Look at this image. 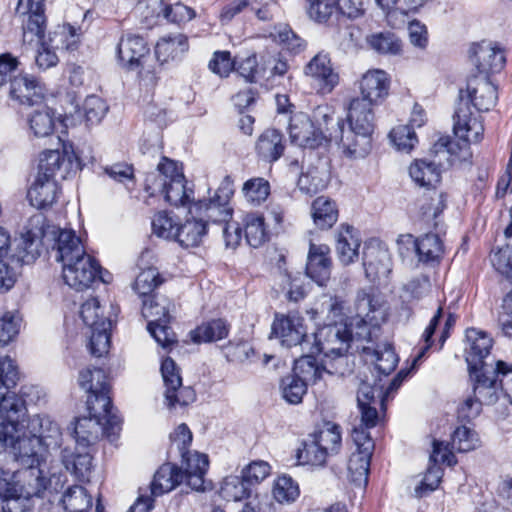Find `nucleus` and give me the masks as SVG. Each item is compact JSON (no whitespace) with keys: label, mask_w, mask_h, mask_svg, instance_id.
<instances>
[{"label":"nucleus","mask_w":512,"mask_h":512,"mask_svg":"<svg viewBox=\"0 0 512 512\" xmlns=\"http://www.w3.org/2000/svg\"><path fill=\"white\" fill-rule=\"evenodd\" d=\"M78 381L81 388L89 393V416L80 417L75 422L73 434L76 444L87 449L97 442L100 435L114 441L121 430V419L114 411L105 371L101 368H87L80 371Z\"/></svg>","instance_id":"obj_1"},{"label":"nucleus","mask_w":512,"mask_h":512,"mask_svg":"<svg viewBox=\"0 0 512 512\" xmlns=\"http://www.w3.org/2000/svg\"><path fill=\"white\" fill-rule=\"evenodd\" d=\"M356 315L349 323H333L320 327L313 334V342L307 350L311 353H321L325 357H340L344 355L353 339H365L370 336L369 326H379L384 320V310L372 289L358 291L355 301Z\"/></svg>","instance_id":"obj_2"},{"label":"nucleus","mask_w":512,"mask_h":512,"mask_svg":"<svg viewBox=\"0 0 512 512\" xmlns=\"http://www.w3.org/2000/svg\"><path fill=\"white\" fill-rule=\"evenodd\" d=\"M497 99V88L487 75L469 78L466 89H460L459 101L453 115V129L455 135L463 140L465 148H468L469 143H478L484 133L482 123L472 116L470 104L478 111L486 112L496 105Z\"/></svg>","instance_id":"obj_3"},{"label":"nucleus","mask_w":512,"mask_h":512,"mask_svg":"<svg viewBox=\"0 0 512 512\" xmlns=\"http://www.w3.org/2000/svg\"><path fill=\"white\" fill-rule=\"evenodd\" d=\"M5 439H0V445L12 449L16 460L30 470L31 476L35 477L34 496L41 497L46 491L58 493L64 486L62 475L52 474L46 476L44 465L41 461L40 451L43 445L34 433H30L27 426L20 428L19 432H9Z\"/></svg>","instance_id":"obj_4"},{"label":"nucleus","mask_w":512,"mask_h":512,"mask_svg":"<svg viewBox=\"0 0 512 512\" xmlns=\"http://www.w3.org/2000/svg\"><path fill=\"white\" fill-rule=\"evenodd\" d=\"M374 118L370 102L351 100L347 114L348 126L345 127L342 121L338 122L339 145L346 156L363 158L369 154L375 127Z\"/></svg>","instance_id":"obj_5"},{"label":"nucleus","mask_w":512,"mask_h":512,"mask_svg":"<svg viewBox=\"0 0 512 512\" xmlns=\"http://www.w3.org/2000/svg\"><path fill=\"white\" fill-rule=\"evenodd\" d=\"M470 379L472 381V393L465 397L457 409L458 418L467 422L480 415L483 405L496 403L499 397V389H501L499 380L485 373H478Z\"/></svg>","instance_id":"obj_6"},{"label":"nucleus","mask_w":512,"mask_h":512,"mask_svg":"<svg viewBox=\"0 0 512 512\" xmlns=\"http://www.w3.org/2000/svg\"><path fill=\"white\" fill-rule=\"evenodd\" d=\"M466 338L469 343V348L466 350V362L470 377L476 376L478 373H485L500 381L502 374L496 371L497 362L495 367L484 362V359L490 354L492 338L486 332L475 328L467 329Z\"/></svg>","instance_id":"obj_7"},{"label":"nucleus","mask_w":512,"mask_h":512,"mask_svg":"<svg viewBox=\"0 0 512 512\" xmlns=\"http://www.w3.org/2000/svg\"><path fill=\"white\" fill-rule=\"evenodd\" d=\"M480 446L478 434L463 425L457 427L451 436V443L434 440L433 451L430 460L435 463H446L449 466L456 464L457 460L453 454V450L464 453L472 451Z\"/></svg>","instance_id":"obj_8"},{"label":"nucleus","mask_w":512,"mask_h":512,"mask_svg":"<svg viewBox=\"0 0 512 512\" xmlns=\"http://www.w3.org/2000/svg\"><path fill=\"white\" fill-rule=\"evenodd\" d=\"M161 374L166 387L165 399L169 408L186 406L195 400L194 390L182 385L179 369L172 358L167 357L162 361Z\"/></svg>","instance_id":"obj_9"},{"label":"nucleus","mask_w":512,"mask_h":512,"mask_svg":"<svg viewBox=\"0 0 512 512\" xmlns=\"http://www.w3.org/2000/svg\"><path fill=\"white\" fill-rule=\"evenodd\" d=\"M98 272V261L86 251L83 252V255L62 266L65 283L78 291L89 288L97 280Z\"/></svg>","instance_id":"obj_10"},{"label":"nucleus","mask_w":512,"mask_h":512,"mask_svg":"<svg viewBox=\"0 0 512 512\" xmlns=\"http://www.w3.org/2000/svg\"><path fill=\"white\" fill-rule=\"evenodd\" d=\"M272 333L287 347L300 345L302 350L310 345L304 319L297 314H276L272 324Z\"/></svg>","instance_id":"obj_11"},{"label":"nucleus","mask_w":512,"mask_h":512,"mask_svg":"<svg viewBox=\"0 0 512 512\" xmlns=\"http://www.w3.org/2000/svg\"><path fill=\"white\" fill-rule=\"evenodd\" d=\"M305 76L311 79V84L321 94H328L339 83V75L332 67L328 54H316L304 67Z\"/></svg>","instance_id":"obj_12"},{"label":"nucleus","mask_w":512,"mask_h":512,"mask_svg":"<svg viewBox=\"0 0 512 512\" xmlns=\"http://www.w3.org/2000/svg\"><path fill=\"white\" fill-rule=\"evenodd\" d=\"M396 244L400 255L404 254L402 245L406 244L407 250L414 249L419 261L423 263L439 262L444 253L442 240L437 234L432 233L425 234L417 239H414L411 234L400 235Z\"/></svg>","instance_id":"obj_13"},{"label":"nucleus","mask_w":512,"mask_h":512,"mask_svg":"<svg viewBox=\"0 0 512 512\" xmlns=\"http://www.w3.org/2000/svg\"><path fill=\"white\" fill-rule=\"evenodd\" d=\"M149 56L150 48L142 36L128 33L120 38L117 58L122 67L128 70L143 68Z\"/></svg>","instance_id":"obj_14"},{"label":"nucleus","mask_w":512,"mask_h":512,"mask_svg":"<svg viewBox=\"0 0 512 512\" xmlns=\"http://www.w3.org/2000/svg\"><path fill=\"white\" fill-rule=\"evenodd\" d=\"M0 439L9 432H19L26 427V406L24 400L14 393L0 394Z\"/></svg>","instance_id":"obj_15"},{"label":"nucleus","mask_w":512,"mask_h":512,"mask_svg":"<svg viewBox=\"0 0 512 512\" xmlns=\"http://www.w3.org/2000/svg\"><path fill=\"white\" fill-rule=\"evenodd\" d=\"M16 12L20 15H27V19L23 21L24 41L32 42L34 37L38 42L45 41L46 17L43 0H18Z\"/></svg>","instance_id":"obj_16"},{"label":"nucleus","mask_w":512,"mask_h":512,"mask_svg":"<svg viewBox=\"0 0 512 512\" xmlns=\"http://www.w3.org/2000/svg\"><path fill=\"white\" fill-rule=\"evenodd\" d=\"M288 130L291 142L304 148L315 149L326 141L324 131L317 128L305 113L291 116Z\"/></svg>","instance_id":"obj_17"},{"label":"nucleus","mask_w":512,"mask_h":512,"mask_svg":"<svg viewBox=\"0 0 512 512\" xmlns=\"http://www.w3.org/2000/svg\"><path fill=\"white\" fill-rule=\"evenodd\" d=\"M43 237L49 234L53 236L54 244L52 249L56 251V260L62 263V266L70 263L73 259L83 255L85 248L74 230L62 229L59 227L49 228L42 232Z\"/></svg>","instance_id":"obj_18"},{"label":"nucleus","mask_w":512,"mask_h":512,"mask_svg":"<svg viewBox=\"0 0 512 512\" xmlns=\"http://www.w3.org/2000/svg\"><path fill=\"white\" fill-rule=\"evenodd\" d=\"M180 455L182 457L180 469H182L187 486L195 491L210 489L211 483L205 480L209 466L208 456L190 451L182 452Z\"/></svg>","instance_id":"obj_19"},{"label":"nucleus","mask_w":512,"mask_h":512,"mask_svg":"<svg viewBox=\"0 0 512 512\" xmlns=\"http://www.w3.org/2000/svg\"><path fill=\"white\" fill-rule=\"evenodd\" d=\"M75 166L74 157L66 151L47 150L40 155L37 176L66 179Z\"/></svg>","instance_id":"obj_20"},{"label":"nucleus","mask_w":512,"mask_h":512,"mask_svg":"<svg viewBox=\"0 0 512 512\" xmlns=\"http://www.w3.org/2000/svg\"><path fill=\"white\" fill-rule=\"evenodd\" d=\"M169 182H159V185H150V179L146 178L145 190L150 195L161 193L165 200L173 206H186L190 204L194 191L186 187L184 176H177Z\"/></svg>","instance_id":"obj_21"},{"label":"nucleus","mask_w":512,"mask_h":512,"mask_svg":"<svg viewBox=\"0 0 512 512\" xmlns=\"http://www.w3.org/2000/svg\"><path fill=\"white\" fill-rule=\"evenodd\" d=\"M10 96L22 105L38 107L43 104L45 89L36 78L19 75L11 82Z\"/></svg>","instance_id":"obj_22"},{"label":"nucleus","mask_w":512,"mask_h":512,"mask_svg":"<svg viewBox=\"0 0 512 512\" xmlns=\"http://www.w3.org/2000/svg\"><path fill=\"white\" fill-rule=\"evenodd\" d=\"M390 80L383 70H372L365 73L360 81L361 97L355 100H366L370 105H378L388 95Z\"/></svg>","instance_id":"obj_23"},{"label":"nucleus","mask_w":512,"mask_h":512,"mask_svg":"<svg viewBox=\"0 0 512 512\" xmlns=\"http://www.w3.org/2000/svg\"><path fill=\"white\" fill-rule=\"evenodd\" d=\"M330 248L327 245L310 244L306 275L318 285H324L331 275Z\"/></svg>","instance_id":"obj_24"},{"label":"nucleus","mask_w":512,"mask_h":512,"mask_svg":"<svg viewBox=\"0 0 512 512\" xmlns=\"http://www.w3.org/2000/svg\"><path fill=\"white\" fill-rule=\"evenodd\" d=\"M232 208L229 204L217 201L214 198L208 201H198L189 207V213L195 214L208 226L212 224H225L232 218Z\"/></svg>","instance_id":"obj_25"},{"label":"nucleus","mask_w":512,"mask_h":512,"mask_svg":"<svg viewBox=\"0 0 512 512\" xmlns=\"http://www.w3.org/2000/svg\"><path fill=\"white\" fill-rule=\"evenodd\" d=\"M361 239L358 231L351 225L342 224L336 237V251L344 265L353 263L359 255Z\"/></svg>","instance_id":"obj_26"},{"label":"nucleus","mask_w":512,"mask_h":512,"mask_svg":"<svg viewBox=\"0 0 512 512\" xmlns=\"http://www.w3.org/2000/svg\"><path fill=\"white\" fill-rule=\"evenodd\" d=\"M27 429L34 433L46 449L56 448L61 445L62 434L58 424L48 416H34L28 419Z\"/></svg>","instance_id":"obj_27"},{"label":"nucleus","mask_w":512,"mask_h":512,"mask_svg":"<svg viewBox=\"0 0 512 512\" xmlns=\"http://www.w3.org/2000/svg\"><path fill=\"white\" fill-rule=\"evenodd\" d=\"M58 190L56 179L36 176L28 190L27 198L32 206L43 209L55 202Z\"/></svg>","instance_id":"obj_28"},{"label":"nucleus","mask_w":512,"mask_h":512,"mask_svg":"<svg viewBox=\"0 0 512 512\" xmlns=\"http://www.w3.org/2000/svg\"><path fill=\"white\" fill-rule=\"evenodd\" d=\"M409 175L416 185L430 191L441 181V167L434 161L416 159L409 167Z\"/></svg>","instance_id":"obj_29"},{"label":"nucleus","mask_w":512,"mask_h":512,"mask_svg":"<svg viewBox=\"0 0 512 512\" xmlns=\"http://www.w3.org/2000/svg\"><path fill=\"white\" fill-rule=\"evenodd\" d=\"M255 150L257 155L267 162H275L283 155L285 139L276 129L265 130L258 138Z\"/></svg>","instance_id":"obj_30"},{"label":"nucleus","mask_w":512,"mask_h":512,"mask_svg":"<svg viewBox=\"0 0 512 512\" xmlns=\"http://www.w3.org/2000/svg\"><path fill=\"white\" fill-rule=\"evenodd\" d=\"M189 49L188 38L182 33L161 38L155 46V57L161 63L180 60Z\"/></svg>","instance_id":"obj_31"},{"label":"nucleus","mask_w":512,"mask_h":512,"mask_svg":"<svg viewBox=\"0 0 512 512\" xmlns=\"http://www.w3.org/2000/svg\"><path fill=\"white\" fill-rule=\"evenodd\" d=\"M184 482L182 469L178 466L165 463L155 473L151 482V494L153 496H161L168 493L175 487Z\"/></svg>","instance_id":"obj_32"},{"label":"nucleus","mask_w":512,"mask_h":512,"mask_svg":"<svg viewBox=\"0 0 512 512\" xmlns=\"http://www.w3.org/2000/svg\"><path fill=\"white\" fill-rule=\"evenodd\" d=\"M173 306L166 296L153 294L143 300L142 315L148 320V325L170 322V310Z\"/></svg>","instance_id":"obj_33"},{"label":"nucleus","mask_w":512,"mask_h":512,"mask_svg":"<svg viewBox=\"0 0 512 512\" xmlns=\"http://www.w3.org/2000/svg\"><path fill=\"white\" fill-rule=\"evenodd\" d=\"M192 219L186 220L182 225H178L176 229L175 240L184 248L196 247L207 233V226L200 217L191 214Z\"/></svg>","instance_id":"obj_34"},{"label":"nucleus","mask_w":512,"mask_h":512,"mask_svg":"<svg viewBox=\"0 0 512 512\" xmlns=\"http://www.w3.org/2000/svg\"><path fill=\"white\" fill-rule=\"evenodd\" d=\"M306 354L295 360L293 367V375L304 380L306 383H316L323 377L324 373L330 374V371L323 365H319L314 357V353L307 349L302 350Z\"/></svg>","instance_id":"obj_35"},{"label":"nucleus","mask_w":512,"mask_h":512,"mask_svg":"<svg viewBox=\"0 0 512 512\" xmlns=\"http://www.w3.org/2000/svg\"><path fill=\"white\" fill-rule=\"evenodd\" d=\"M28 124L35 137L50 136L55 129V115L52 109L42 104L28 116Z\"/></svg>","instance_id":"obj_36"},{"label":"nucleus","mask_w":512,"mask_h":512,"mask_svg":"<svg viewBox=\"0 0 512 512\" xmlns=\"http://www.w3.org/2000/svg\"><path fill=\"white\" fill-rule=\"evenodd\" d=\"M62 462L65 468L79 480L89 477L92 468V456L88 451L72 452L69 449L62 451Z\"/></svg>","instance_id":"obj_37"},{"label":"nucleus","mask_w":512,"mask_h":512,"mask_svg":"<svg viewBox=\"0 0 512 512\" xmlns=\"http://www.w3.org/2000/svg\"><path fill=\"white\" fill-rule=\"evenodd\" d=\"M312 218L318 228H331L338 219L336 204L324 196L316 198L312 203Z\"/></svg>","instance_id":"obj_38"},{"label":"nucleus","mask_w":512,"mask_h":512,"mask_svg":"<svg viewBox=\"0 0 512 512\" xmlns=\"http://www.w3.org/2000/svg\"><path fill=\"white\" fill-rule=\"evenodd\" d=\"M10 244V234L0 227V292L10 290L16 280V273L8 262Z\"/></svg>","instance_id":"obj_39"},{"label":"nucleus","mask_w":512,"mask_h":512,"mask_svg":"<svg viewBox=\"0 0 512 512\" xmlns=\"http://www.w3.org/2000/svg\"><path fill=\"white\" fill-rule=\"evenodd\" d=\"M493 267L501 275L512 280V246L506 245L499 248L491 255ZM512 309V290L504 297L502 311Z\"/></svg>","instance_id":"obj_40"},{"label":"nucleus","mask_w":512,"mask_h":512,"mask_svg":"<svg viewBox=\"0 0 512 512\" xmlns=\"http://www.w3.org/2000/svg\"><path fill=\"white\" fill-rule=\"evenodd\" d=\"M329 181V173L325 163L309 168L298 179V187L307 194H315L324 189Z\"/></svg>","instance_id":"obj_41"},{"label":"nucleus","mask_w":512,"mask_h":512,"mask_svg":"<svg viewBox=\"0 0 512 512\" xmlns=\"http://www.w3.org/2000/svg\"><path fill=\"white\" fill-rule=\"evenodd\" d=\"M229 325L223 319H214L205 322L191 332V338L195 343L214 342L228 336Z\"/></svg>","instance_id":"obj_42"},{"label":"nucleus","mask_w":512,"mask_h":512,"mask_svg":"<svg viewBox=\"0 0 512 512\" xmlns=\"http://www.w3.org/2000/svg\"><path fill=\"white\" fill-rule=\"evenodd\" d=\"M61 504L67 512H86L92 507V496L83 486L74 485L65 490Z\"/></svg>","instance_id":"obj_43"},{"label":"nucleus","mask_w":512,"mask_h":512,"mask_svg":"<svg viewBox=\"0 0 512 512\" xmlns=\"http://www.w3.org/2000/svg\"><path fill=\"white\" fill-rule=\"evenodd\" d=\"M244 223L246 241L251 247L257 248L268 241L269 232L265 226V219L261 214H247Z\"/></svg>","instance_id":"obj_44"},{"label":"nucleus","mask_w":512,"mask_h":512,"mask_svg":"<svg viewBox=\"0 0 512 512\" xmlns=\"http://www.w3.org/2000/svg\"><path fill=\"white\" fill-rule=\"evenodd\" d=\"M371 452L356 450L348 461V472L352 482L367 485L370 471Z\"/></svg>","instance_id":"obj_45"},{"label":"nucleus","mask_w":512,"mask_h":512,"mask_svg":"<svg viewBox=\"0 0 512 512\" xmlns=\"http://www.w3.org/2000/svg\"><path fill=\"white\" fill-rule=\"evenodd\" d=\"M364 352L374 357L375 368L380 374L389 375L398 364V357L390 344L379 345L375 349L365 348Z\"/></svg>","instance_id":"obj_46"},{"label":"nucleus","mask_w":512,"mask_h":512,"mask_svg":"<svg viewBox=\"0 0 512 512\" xmlns=\"http://www.w3.org/2000/svg\"><path fill=\"white\" fill-rule=\"evenodd\" d=\"M112 321L110 318H101V323L91 329L90 336V352L96 357H101L106 354L110 347V330Z\"/></svg>","instance_id":"obj_47"},{"label":"nucleus","mask_w":512,"mask_h":512,"mask_svg":"<svg viewBox=\"0 0 512 512\" xmlns=\"http://www.w3.org/2000/svg\"><path fill=\"white\" fill-rule=\"evenodd\" d=\"M80 41L79 29L70 24L58 27L49 34V45L53 49L73 51Z\"/></svg>","instance_id":"obj_48"},{"label":"nucleus","mask_w":512,"mask_h":512,"mask_svg":"<svg viewBox=\"0 0 512 512\" xmlns=\"http://www.w3.org/2000/svg\"><path fill=\"white\" fill-rule=\"evenodd\" d=\"M221 495L229 501H241L250 497L251 485L242 475L227 476L221 485Z\"/></svg>","instance_id":"obj_49"},{"label":"nucleus","mask_w":512,"mask_h":512,"mask_svg":"<svg viewBox=\"0 0 512 512\" xmlns=\"http://www.w3.org/2000/svg\"><path fill=\"white\" fill-rule=\"evenodd\" d=\"M385 260H388L386 251L375 248H366L363 251V266L366 277L373 280L380 274L388 272L389 270L384 264Z\"/></svg>","instance_id":"obj_50"},{"label":"nucleus","mask_w":512,"mask_h":512,"mask_svg":"<svg viewBox=\"0 0 512 512\" xmlns=\"http://www.w3.org/2000/svg\"><path fill=\"white\" fill-rule=\"evenodd\" d=\"M328 455L337 454L342 445L341 428L339 425L326 422L322 429L313 435Z\"/></svg>","instance_id":"obj_51"},{"label":"nucleus","mask_w":512,"mask_h":512,"mask_svg":"<svg viewBox=\"0 0 512 512\" xmlns=\"http://www.w3.org/2000/svg\"><path fill=\"white\" fill-rule=\"evenodd\" d=\"M328 453L320 443L312 436L311 439L303 443V447L297 451V458L301 464L322 466L325 464Z\"/></svg>","instance_id":"obj_52"},{"label":"nucleus","mask_w":512,"mask_h":512,"mask_svg":"<svg viewBox=\"0 0 512 512\" xmlns=\"http://www.w3.org/2000/svg\"><path fill=\"white\" fill-rule=\"evenodd\" d=\"M164 282L159 271L155 267L142 270L134 282V290L142 297L152 296L154 290Z\"/></svg>","instance_id":"obj_53"},{"label":"nucleus","mask_w":512,"mask_h":512,"mask_svg":"<svg viewBox=\"0 0 512 512\" xmlns=\"http://www.w3.org/2000/svg\"><path fill=\"white\" fill-rule=\"evenodd\" d=\"M307 385L308 383L296 375L289 374L281 379L282 397L290 404H298L307 391Z\"/></svg>","instance_id":"obj_54"},{"label":"nucleus","mask_w":512,"mask_h":512,"mask_svg":"<svg viewBox=\"0 0 512 512\" xmlns=\"http://www.w3.org/2000/svg\"><path fill=\"white\" fill-rule=\"evenodd\" d=\"M446 194L436 189L428 191L421 199L420 210L424 218L436 220L446 208Z\"/></svg>","instance_id":"obj_55"},{"label":"nucleus","mask_w":512,"mask_h":512,"mask_svg":"<svg viewBox=\"0 0 512 512\" xmlns=\"http://www.w3.org/2000/svg\"><path fill=\"white\" fill-rule=\"evenodd\" d=\"M371 48L381 54L397 55L402 50V42L393 33L381 32L368 38Z\"/></svg>","instance_id":"obj_56"},{"label":"nucleus","mask_w":512,"mask_h":512,"mask_svg":"<svg viewBox=\"0 0 512 512\" xmlns=\"http://www.w3.org/2000/svg\"><path fill=\"white\" fill-rule=\"evenodd\" d=\"M298 484L287 475L279 476L273 486V497L281 504H290L299 497Z\"/></svg>","instance_id":"obj_57"},{"label":"nucleus","mask_w":512,"mask_h":512,"mask_svg":"<svg viewBox=\"0 0 512 512\" xmlns=\"http://www.w3.org/2000/svg\"><path fill=\"white\" fill-rule=\"evenodd\" d=\"M280 277V285L289 301L298 302L305 297L306 291L303 285V277L299 272L293 274L285 270L280 274Z\"/></svg>","instance_id":"obj_58"},{"label":"nucleus","mask_w":512,"mask_h":512,"mask_svg":"<svg viewBox=\"0 0 512 512\" xmlns=\"http://www.w3.org/2000/svg\"><path fill=\"white\" fill-rule=\"evenodd\" d=\"M22 318L17 311L5 312L0 318V345L14 341L20 331Z\"/></svg>","instance_id":"obj_59"},{"label":"nucleus","mask_w":512,"mask_h":512,"mask_svg":"<svg viewBox=\"0 0 512 512\" xmlns=\"http://www.w3.org/2000/svg\"><path fill=\"white\" fill-rule=\"evenodd\" d=\"M389 137L397 150L407 153L418 143L417 135L410 125H399L393 128Z\"/></svg>","instance_id":"obj_60"},{"label":"nucleus","mask_w":512,"mask_h":512,"mask_svg":"<svg viewBox=\"0 0 512 512\" xmlns=\"http://www.w3.org/2000/svg\"><path fill=\"white\" fill-rule=\"evenodd\" d=\"M271 35L276 42L292 53H299L305 48V41L287 25L275 28Z\"/></svg>","instance_id":"obj_61"},{"label":"nucleus","mask_w":512,"mask_h":512,"mask_svg":"<svg viewBox=\"0 0 512 512\" xmlns=\"http://www.w3.org/2000/svg\"><path fill=\"white\" fill-rule=\"evenodd\" d=\"M243 192L249 202L259 205L269 196L270 184L264 178H252L244 183Z\"/></svg>","instance_id":"obj_62"},{"label":"nucleus","mask_w":512,"mask_h":512,"mask_svg":"<svg viewBox=\"0 0 512 512\" xmlns=\"http://www.w3.org/2000/svg\"><path fill=\"white\" fill-rule=\"evenodd\" d=\"M178 223L167 212L157 213L152 220V230L158 237L175 240Z\"/></svg>","instance_id":"obj_63"},{"label":"nucleus","mask_w":512,"mask_h":512,"mask_svg":"<svg viewBox=\"0 0 512 512\" xmlns=\"http://www.w3.org/2000/svg\"><path fill=\"white\" fill-rule=\"evenodd\" d=\"M482 58L486 63L477 65L479 75H486L488 73H496L503 69L505 65V56L502 50L497 48H489L481 50Z\"/></svg>","instance_id":"obj_64"}]
</instances>
